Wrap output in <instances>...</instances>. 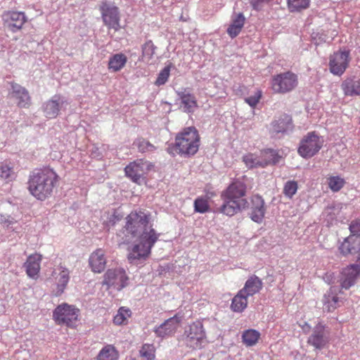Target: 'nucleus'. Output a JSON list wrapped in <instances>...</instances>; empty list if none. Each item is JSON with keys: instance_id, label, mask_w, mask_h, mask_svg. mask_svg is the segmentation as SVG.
I'll return each mask as SVG.
<instances>
[{"instance_id": "obj_1", "label": "nucleus", "mask_w": 360, "mask_h": 360, "mask_svg": "<svg viewBox=\"0 0 360 360\" xmlns=\"http://www.w3.org/2000/svg\"><path fill=\"white\" fill-rule=\"evenodd\" d=\"M149 221L150 214L141 210L130 212L125 218L123 229L126 236L137 240L129 250L127 259L131 264L138 265L146 261L159 239L160 234L151 226H148Z\"/></svg>"}, {"instance_id": "obj_10", "label": "nucleus", "mask_w": 360, "mask_h": 360, "mask_svg": "<svg viewBox=\"0 0 360 360\" xmlns=\"http://www.w3.org/2000/svg\"><path fill=\"white\" fill-rule=\"evenodd\" d=\"M185 342L188 347L194 349L202 347V344L205 340V332L200 321L197 320L191 323L188 330H185Z\"/></svg>"}, {"instance_id": "obj_22", "label": "nucleus", "mask_w": 360, "mask_h": 360, "mask_svg": "<svg viewBox=\"0 0 360 360\" xmlns=\"http://www.w3.org/2000/svg\"><path fill=\"white\" fill-rule=\"evenodd\" d=\"M68 105V103L64 97L55 95L44 104L43 108L46 112H58L67 110Z\"/></svg>"}, {"instance_id": "obj_26", "label": "nucleus", "mask_w": 360, "mask_h": 360, "mask_svg": "<svg viewBox=\"0 0 360 360\" xmlns=\"http://www.w3.org/2000/svg\"><path fill=\"white\" fill-rule=\"evenodd\" d=\"M245 18L242 13L233 15L231 23L227 28V33L231 38L236 37L242 30L245 24Z\"/></svg>"}, {"instance_id": "obj_19", "label": "nucleus", "mask_w": 360, "mask_h": 360, "mask_svg": "<svg viewBox=\"0 0 360 360\" xmlns=\"http://www.w3.org/2000/svg\"><path fill=\"white\" fill-rule=\"evenodd\" d=\"M11 94L17 100V105L20 108H27L31 105V97L28 91L21 85L12 82Z\"/></svg>"}, {"instance_id": "obj_5", "label": "nucleus", "mask_w": 360, "mask_h": 360, "mask_svg": "<svg viewBox=\"0 0 360 360\" xmlns=\"http://www.w3.org/2000/svg\"><path fill=\"white\" fill-rule=\"evenodd\" d=\"M79 309L67 303L59 304L53 312V319L58 325L73 328L78 320Z\"/></svg>"}, {"instance_id": "obj_27", "label": "nucleus", "mask_w": 360, "mask_h": 360, "mask_svg": "<svg viewBox=\"0 0 360 360\" xmlns=\"http://www.w3.org/2000/svg\"><path fill=\"white\" fill-rule=\"evenodd\" d=\"M323 302V309L328 312L334 311L338 307L339 297L334 287H331L324 295Z\"/></svg>"}, {"instance_id": "obj_24", "label": "nucleus", "mask_w": 360, "mask_h": 360, "mask_svg": "<svg viewBox=\"0 0 360 360\" xmlns=\"http://www.w3.org/2000/svg\"><path fill=\"white\" fill-rule=\"evenodd\" d=\"M359 247L360 238L352 233V236H348L343 240L339 249L342 255H347L355 254L358 252Z\"/></svg>"}, {"instance_id": "obj_38", "label": "nucleus", "mask_w": 360, "mask_h": 360, "mask_svg": "<svg viewBox=\"0 0 360 360\" xmlns=\"http://www.w3.org/2000/svg\"><path fill=\"white\" fill-rule=\"evenodd\" d=\"M131 311L129 309L124 307H120L117 314L114 316L113 323L115 325H124L127 323V319L131 316Z\"/></svg>"}, {"instance_id": "obj_41", "label": "nucleus", "mask_w": 360, "mask_h": 360, "mask_svg": "<svg viewBox=\"0 0 360 360\" xmlns=\"http://www.w3.org/2000/svg\"><path fill=\"white\" fill-rule=\"evenodd\" d=\"M194 210L196 212L205 213L209 211L210 205L207 199L198 197L194 201Z\"/></svg>"}, {"instance_id": "obj_51", "label": "nucleus", "mask_w": 360, "mask_h": 360, "mask_svg": "<svg viewBox=\"0 0 360 360\" xmlns=\"http://www.w3.org/2000/svg\"><path fill=\"white\" fill-rule=\"evenodd\" d=\"M188 360H196V359L195 358H191V359H190Z\"/></svg>"}, {"instance_id": "obj_33", "label": "nucleus", "mask_w": 360, "mask_h": 360, "mask_svg": "<svg viewBox=\"0 0 360 360\" xmlns=\"http://www.w3.org/2000/svg\"><path fill=\"white\" fill-rule=\"evenodd\" d=\"M260 338V333L255 329H248L243 332L242 340L247 347L255 345Z\"/></svg>"}, {"instance_id": "obj_44", "label": "nucleus", "mask_w": 360, "mask_h": 360, "mask_svg": "<svg viewBox=\"0 0 360 360\" xmlns=\"http://www.w3.org/2000/svg\"><path fill=\"white\" fill-rule=\"evenodd\" d=\"M287 121H281L280 122H276L273 124L274 129L276 133L284 132L289 129L291 126V119H288V117H286Z\"/></svg>"}, {"instance_id": "obj_20", "label": "nucleus", "mask_w": 360, "mask_h": 360, "mask_svg": "<svg viewBox=\"0 0 360 360\" xmlns=\"http://www.w3.org/2000/svg\"><path fill=\"white\" fill-rule=\"evenodd\" d=\"M42 260V255L39 253H34L28 256L24 266L26 270L27 275L32 278L37 279L41 269V262Z\"/></svg>"}, {"instance_id": "obj_34", "label": "nucleus", "mask_w": 360, "mask_h": 360, "mask_svg": "<svg viewBox=\"0 0 360 360\" xmlns=\"http://www.w3.org/2000/svg\"><path fill=\"white\" fill-rule=\"evenodd\" d=\"M119 358L118 352L111 345L105 346L98 353L97 360H117Z\"/></svg>"}, {"instance_id": "obj_37", "label": "nucleus", "mask_w": 360, "mask_h": 360, "mask_svg": "<svg viewBox=\"0 0 360 360\" xmlns=\"http://www.w3.org/2000/svg\"><path fill=\"white\" fill-rule=\"evenodd\" d=\"M156 46L151 40L147 41L142 45V60L148 63L155 54Z\"/></svg>"}, {"instance_id": "obj_47", "label": "nucleus", "mask_w": 360, "mask_h": 360, "mask_svg": "<svg viewBox=\"0 0 360 360\" xmlns=\"http://www.w3.org/2000/svg\"><path fill=\"white\" fill-rule=\"evenodd\" d=\"M261 98V92L257 91L254 96H249L246 98L245 102L248 103L251 107H255L257 103L259 102Z\"/></svg>"}, {"instance_id": "obj_35", "label": "nucleus", "mask_w": 360, "mask_h": 360, "mask_svg": "<svg viewBox=\"0 0 360 360\" xmlns=\"http://www.w3.org/2000/svg\"><path fill=\"white\" fill-rule=\"evenodd\" d=\"M287 2L290 12H300L310 6V0H287Z\"/></svg>"}, {"instance_id": "obj_4", "label": "nucleus", "mask_w": 360, "mask_h": 360, "mask_svg": "<svg viewBox=\"0 0 360 360\" xmlns=\"http://www.w3.org/2000/svg\"><path fill=\"white\" fill-rule=\"evenodd\" d=\"M175 145L179 153L193 155L200 146V136L198 130L193 127L185 128L175 139Z\"/></svg>"}, {"instance_id": "obj_31", "label": "nucleus", "mask_w": 360, "mask_h": 360, "mask_svg": "<svg viewBox=\"0 0 360 360\" xmlns=\"http://www.w3.org/2000/svg\"><path fill=\"white\" fill-rule=\"evenodd\" d=\"M17 174L11 164L6 162L0 165V180L8 184L16 179Z\"/></svg>"}, {"instance_id": "obj_15", "label": "nucleus", "mask_w": 360, "mask_h": 360, "mask_svg": "<svg viewBox=\"0 0 360 360\" xmlns=\"http://www.w3.org/2000/svg\"><path fill=\"white\" fill-rule=\"evenodd\" d=\"M250 202V218L255 222L260 224L262 222L266 213L264 200L261 195L254 194L251 196Z\"/></svg>"}, {"instance_id": "obj_32", "label": "nucleus", "mask_w": 360, "mask_h": 360, "mask_svg": "<svg viewBox=\"0 0 360 360\" xmlns=\"http://www.w3.org/2000/svg\"><path fill=\"white\" fill-rule=\"evenodd\" d=\"M127 58L123 53H116L110 58L108 69L112 72L120 70L126 64Z\"/></svg>"}, {"instance_id": "obj_21", "label": "nucleus", "mask_w": 360, "mask_h": 360, "mask_svg": "<svg viewBox=\"0 0 360 360\" xmlns=\"http://www.w3.org/2000/svg\"><path fill=\"white\" fill-rule=\"evenodd\" d=\"M53 275L56 276L55 279L57 283L56 296L61 295L70 281V271L66 267L60 265L57 269L53 271Z\"/></svg>"}, {"instance_id": "obj_36", "label": "nucleus", "mask_w": 360, "mask_h": 360, "mask_svg": "<svg viewBox=\"0 0 360 360\" xmlns=\"http://www.w3.org/2000/svg\"><path fill=\"white\" fill-rule=\"evenodd\" d=\"M156 349L153 344H143L139 350V355L143 360H155Z\"/></svg>"}, {"instance_id": "obj_28", "label": "nucleus", "mask_w": 360, "mask_h": 360, "mask_svg": "<svg viewBox=\"0 0 360 360\" xmlns=\"http://www.w3.org/2000/svg\"><path fill=\"white\" fill-rule=\"evenodd\" d=\"M341 86L346 96L360 95V78H348L342 82Z\"/></svg>"}, {"instance_id": "obj_16", "label": "nucleus", "mask_w": 360, "mask_h": 360, "mask_svg": "<svg viewBox=\"0 0 360 360\" xmlns=\"http://www.w3.org/2000/svg\"><path fill=\"white\" fill-rule=\"evenodd\" d=\"M308 343L316 349H323L329 342L328 338L326 334V327L321 323H319L313 330L312 334L308 338Z\"/></svg>"}, {"instance_id": "obj_40", "label": "nucleus", "mask_w": 360, "mask_h": 360, "mask_svg": "<svg viewBox=\"0 0 360 360\" xmlns=\"http://www.w3.org/2000/svg\"><path fill=\"white\" fill-rule=\"evenodd\" d=\"M243 160L245 165L249 168L262 167L263 165L261 163L260 155L258 156L253 153H248L243 156Z\"/></svg>"}, {"instance_id": "obj_43", "label": "nucleus", "mask_w": 360, "mask_h": 360, "mask_svg": "<svg viewBox=\"0 0 360 360\" xmlns=\"http://www.w3.org/2000/svg\"><path fill=\"white\" fill-rule=\"evenodd\" d=\"M171 65L165 66L158 75V77L155 82L156 86L165 84L169 77Z\"/></svg>"}, {"instance_id": "obj_42", "label": "nucleus", "mask_w": 360, "mask_h": 360, "mask_svg": "<svg viewBox=\"0 0 360 360\" xmlns=\"http://www.w3.org/2000/svg\"><path fill=\"white\" fill-rule=\"evenodd\" d=\"M298 185L297 181H288L284 185L283 193L286 197L292 198L296 193Z\"/></svg>"}, {"instance_id": "obj_39", "label": "nucleus", "mask_w": 360, "mask_h": 360, "mask_svg": "<svg viewBox=\"0 0 360 360\" xmlns=\"http://www.w3.org/2000/svg\"><path fill=\"white\" fill-rule=\"evenodd\" d=\"M327 181L329 188L333 192H338L345 184V179L339 176H330Z\"/></svg>"}, {"instance_id": "obj_6", "label": "nucleus", "mask_w": 360, "mask_h": 360, "mask_svg": "<svg viewBox=\"0 0 360 360\" xmlns=\"http://www.w3.org/2000/svg\"><path fill=\"white\" fill-rule=\"evenodd\" d=\"M298 84V78L295 73L287 71L278 74L272 78L271 86L275 93L287 94L293 91Z\"/></svg>"}, {"instance_id": "obj_12", "label": "nucleus", "mask_w": 360, "mask_h": 360, "mask_svg": "<svg viewBox=\"0 0 360 360\" xmlns=\"http://www.w3.org/2000/svg\"><path fill=\"white\" fill-rule=\"evenodd\" d=\"M102 18L104 24L109 29L117 31L120 28L119 9L115 6L104 4L101 7Z\"/></svg>"}, {"instance_id": "obj_3", "label": "nucleus", "mask_w": 360, "mask_h": 360, "mask_svg": "<svg viewBox=\"0 0 360 360\" xmlns=\"http://www.w3.org/2000/svg\"><path fill=\"white\" fill-rule=\"evenodd\" d=\"M59 181V176L50 167L33 171L28 179L27 189L39 200L44 201L51 196Z\"/></svg>"}, {"instance_id": "obj_18", "label": "nucleus", "mask_w": 360, "mask_h": 360, "mask_svg": "<svg viewBox=\"0 0 360 360\" xmlns=\"http://www.w3.org/2000/svg\"><path fill=\"white\" fill-rule=\"evenodd\" d=\"M106 263L105 253L101 248L96 249L89 256V265L94 273L103 272L105 269Z\"/></svg>"}, {"instance_id": "obj_30", "label": "nucleus", "mask_w": 360, "mask_h": 360, "mask_svg": "<svg viewBox=\"0 0 360 360\" xmlns=\"http://www.w3.org/2000/svg\"><path fill=\"white\" fill-rule=\"evenodd\" d=\"M248 297L243 290H239L232 299L231 309L234 312H242L248 307Z\"/></svg>"}, {"instance_id": "obj_11", "label": "nucleus", "mask_w": 360, "mask_h": 360, "mask_svg": "<svg viewBox=\"0 0 360 360\" xmlns=\"http://www.w3.org/2000/svg\"><path fill=\"white\" fill-rule=\"evenodd\" d=\"M1 17L4 25L12 32L20 30L27 21L25 13L20 11H5Z\"/></svg>"}, {"instance_id": "obj_9", "label": "nucleus", "mask_w": 360, "mask_h": 360, "mask_svg": "<svg viewBox=\"0 0 360 360\" xmlns=\"http://www.w3.org/2000/svg\"><path fill=\"white\" fill-rule=\"evenodd\" d=\"M153 167L154 165L151 162L143 159H138L125 167L124 173L125 176L133 182L140 184L141 178Z\"/></svg>"}, {"instance_id": "obj_46", "label": "nucleus", "mask_w": 360, "mask_h": 360, "mask_svg": "<svg viewBox=\"0 0 360 360\" xmlns=\"http://www.w3.org/2000/svg\"><path fill=\"white\" fill-rule=\"evenodd\" d=\"M273 0H250V4L253 10L261 11L264 4H268Z\"/></svg>"}, {"instance_id": "obj_29", "label": "nucleus", "mask_w": 360, "mask_h": 360, "mask_svg": "<svg viewBox=\"0 0 360 360\" xmlns=\"http://www.w3.org/2000/svg\"><path fill=\"white\" fill-rule=\"evenodd\" d=\"M278 153L273 149H266L260 152L262 167H265L269 165H275L281 159Z\"/></svg>"}, {"instance_id": "obj_8", "label": "nucleus", "mask_w": 360, "mask_h": 360, "mask_svg": "<svg viewBox=\"0 0 360 360\" xmlns=\"http://www.w3.org/2000/svg\"><path fill=\"white\" fill-rule=\"evenodd\" d=\"M323 140L315 131L309 132L300 141L297 152L304 158L315 155L322 148Z\"/></svg>"}, {"instance_id": "obj_7", "label": "nucleus", "mask_w": 360, "mask_h": 360, "mask_svg": "<svg viewBox=\"0 0 360 360\" xmlns=\"http://www.w3.org/2000/svg\"><path fill=\"white\" fill-rule=\"evenodd\" d=\"M129 281L126 271L123 268L116 267L108 269L104 274L103 285L120 291L129 285Z\"/></svg>"}, {"instance_id": "obj_23", "label": "nucleus", "mask_w": 360, "mask_h": 360, "mask_svg": "<svg viewBox=\"0 0 360 360\" xmlns=\"http://www.w3.org/2000/svg\"><path fill=\"white\" fill-rule=\"evenodd\" d=\"M181 100V103L189 111H193L197 107V101L193 94L188 88H181L176 91Z\"/></svg>"}, {"instance_id": "obj_2", "label": "nucleus", "mask_w": 360, "mask_h": 360, "mask_svg": "<svg viewBox=\"0 0 360 360\" xmlns=\"http://www.w3.org/2000/svg\"><path fill=\"white\" fill-rule=\"evenodd\" d=\"M246 195L245 183L240 179L233 181L221 193L220 197L223 203L219 207V212L228 217H233L246 210L249 205L245 198Z\"/></svg>"}, {"instance_id": "obj_50", "label": "nucleus", "mask_w": 360, "mask_h": 360, "mask_svg": "<svg viewBox=\"0 0 360 360\" xmlns=\"http://www.w3.org/2000/svg\"><path fill=\"white\" fill-rule=\"evenodd\" d=\"M206 195L208 198H210L215 196L216 193L214 191H210V192H207Z\"/></svg>"}, {"instance_id": "obj_48", "label": "nucleus", "mask_w": 360, "mask_h": 360, "mask_svg": "<svg viewBox=\"0 0 360 360\" xmlns=\"http://www.w3.org/2000/svg\"><path fill=\"white\" fill-rule=\"evenodd\" d=\"M349 229L355 236L360 238V219L352 222Z\"/></svg>"}, {"instance_id": "obj_17", "label": "nucleus", "mask_w": 360, "mask_h": 360, "mask_svg": "<svg viewBox=\"0 0 360 360\" xmlns=\"http://www.w3.org/2000/svg\"><path fill=\"white\" fill-rule=\"evenodd\" d=\"M182 316L179 314L166 320L162 324L155 330L159 337L165 338L173 335L179 326Z\"/></svg>"}, {"instance_id": "obj_49", "label": "nucleus", "mask_w": 360, "mask_h": 360, "mask_svg": "<svg viewBox=\"0 0 360 360\" xmlns=\"http://www.w3.org/2000/svg\"><path fill=\"white\" fill-rule=\"evenodd\" d=\"M301 327L305 332H309L310 330L309 325L306 322L304 323V325L301 326Z\"/></svg>"}, {"instance_id": "obj_25", "label": "nucleus", "mask_w": 360, "mask_h": 360, "mask_svg": "<svg viewBox=\"0 0 360 360\" xmlns=\"http://www.w3.org/2000/svg\"><path fill=\"white\" fill-rule=\"evenodd\" d=\"M262 286V280L258 276L252 275L248 278L240 290H243L247 296H253L260 291Z\"/></svg>"}, {"instance_id": "obj_45", "label": "nucleus", "mask_w": 360, "mask_h": 360, "mask_svg": "<svg viewBox=\"0 0 360 360\" xmlns=\"http://www.w3.org/2000/svg\"><path fill=\"white\" fill-rule=\"evenodd\" d=\"M136 145L139 148V150L142 153L146 151H153L155 148V147L153 144H151L149 141L143 139H139L137 141Z\"/></svg>"}, {"instance_id": "obj_52", "label": "nucleus", "mask_w": 360, "mask_h": 360, "mask_svg": "<svg viewBox=\"0 0 360 360\" xmlns=\"http://www.w3.org/2000/svg\"><path fill=\"white\" fill-rule=\"evenodd\" d=\"M359 124H360V117H359Z\"/></svg>"}, {"instance_id": "obj_13", "label": "nucleus", "mask_w": 360, "mask_h": 360, "mask_svg": "<svg viewBox=\"0 0 360 360\" xmlns=\"http://www.w3.org/2000/svg\"><path fill=\"white\" fill-rule=\"evenodd\" d=\"M359 277H360V265H348L341 271L340 278L341 288L346 290L349 289L354 285Z\"/></svg>"}, {"instance_id": "obj_14", "label": "nucleus", "mask_w": 360, "mask_h": 360, "mask_svg": "<svg viewBox=\"0 0 360 360\" xmlns=\"http://www.w3.org/2000/svg\"><path fill=\"white\" fill-rule=\"evenodd\" d=\"M349 51L335 53L330 56L329 66L330 72L337 75H342L348 65Z\"/></svg>"}]
</instances>
